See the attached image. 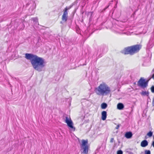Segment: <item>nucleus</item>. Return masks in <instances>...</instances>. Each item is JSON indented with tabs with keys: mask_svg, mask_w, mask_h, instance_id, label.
Returning <instances> with one entry per match:
<instances>
[{
	"mask_svg": "<svg viewBox=\"0 0 154 154\" xmlns=\"http://www.w3.org/2000/svg\"><path fill=\"white\" fill-rule=\"evenodd\" d=\"M154 71V69L152 70V71Z\"/></svg>",
	"mask_w": 154,
	"mask_h": 154,
	"instance_id": "25",
	"label": "nucleus"
},
{
	"mask_svg": "<svg viewBox=\"0 0 154 154\" xmlns=\"http://www.w3.org/2000/svg\"><path fill=\"white\" fill-rule=\"evenodd\" d=\"M124 108V105L123 103H119L117 105V108L119 110H122Z\"/></svg>",
	"mask_w": 154,
	"mask_h": 154,
	"instance_id": "10",
	"label": "nucleus"
},
{
	"mask_svg": "<svg viewBox=\"0 0 154 154\" xmlns=\"http://www.w3.org/2000/svg\"><path fill=\"white\" fill-rule=\"evenodd\" d=\"M149 94V92L146 91H142L141 93V94L143 96L146 95L147 96H148Z\"/></svg>",
	"mask_w": 154,
	"mask_h": 154,
	"instance_id": "12",
	"label": "nucleus"
},
{
	"mask_svg": "<svg viewBox=\"0 0 154 154\" xmlns=\"http://www.w3.org/2000/svg\"><path fill=\"white\" fill-rule=\"evenodd\" d=\"M71 7L72 6H70L68 8L66 7L64 10V13L62 17V20L63 21L66 22L67 21L68 17V13L67 11L68 10L70 9Z\"/></svg>",
	"mask_w": 154,
	"mask_h": 154,
	"instance_id": "7",
	"label": "nucleus"
},
{
	"mask_svg": "<svg viewBox=\"0 0 154 154\" xmlns=\"http://www.w3.org/2000/svg\"><path fill=\"white\" fill-rule=\"evenodd\" d=\"M106 118V116H102V119L103 120H105Z\"/></svg>",
	"mask_w": 154,
	"mask_h": 154,
	"instance_id": "19",
	"label": "nucleus"
},
{
	"mask_svg": "<svg viewBox=\"0 0 154 154\" xmlns=\"http://www.w3.org/2000/svg\"><path fill=\"white\" fill-rule=\"evenodd\" d=\"M147 135L149 137H151L152 135V132L150 131L147 134Z\"/></svg>",
	"mask_w": 154,
	"mask_h": 154,
	"instance_id": "15",
	"label": "nucleus"
},
{
	"mask_svg": "<svg viewBox=\"0 0 154 154\" xmlns=\"http://www.w3.org/2000/svg\"><path fill=\"white\" fill-rule=\"evenodd\" d=\"M111 91L110 88L104 83L101 84L95 88V92L100 96L107 95L110 93Z\"/></svg>",
	"mask_w": 154,
	"mask_h": 154,
	"instance_id": "2",
	"label": "nucleus"
},
{
	"mask_svg": "<svg viewBox=\"0 0 154 154\" xmlns=\"http://www.w3.org/2000/svg\"><path fill=\"white\" fill-rule=\"evenodd\" d=\"M141 48L140 45H136L125 48L123 53L125 54H130L133 55L139 51Z\"/></svg>",
	"mask_w": 154,
	"mask_h": 154,
	"instance_id": "3",
	"label": "nucleus"
},
{
	"mask_svg": "<svg viewBox=\"0 0 154 154\" xmlns=\"http://www.w3.org/2000/svg\"><path fill=\"white\" fill-rule=\"evenodd\" d=\"M145 154H151V152L149 150H146L144 151Z\"/></svg>",
	"mask_w": 154,
	"mask_h": 154,
	"instance_id": "14",
	"label": "nucleus"
},
{
	"mask_svg": "<svg viewBox=\"0 0 154 154\" xmlns=\"http://www.w3.org/2000/svg\"><path fill=\"white\" fill-rule=\"evenodd\" d=\"M122 151L121 150H118L117 152V154H122Z\"/></svg>",
	"mask_w": 154,
	"mask_h": 154,
	"instance_id": "18",
	"label": "nucleus"
},
{
	"mask_svg": "<svg viewBox=\"0 0 154 154\" xmlns=\"http://www.w3.org/2000/svg\"><path fill=\"white\" fill-rule=\"evenodd\" d=\"M114 139L113 138H112L110 140V142L112 143L113 142Z\"/></svg>",
	"mask_w": 154,
	"mask_h": 154,
	"instance_id": "20",
	"label": "nucleus"
},
{
	"mask_svg": "<svg viewBox=\"0 0 154 154\" xmlns=\"http://www.w3.org/2000/svg\"><path fill=\"white\" fill-rule=\"evenodd\" d=\"M151 78H152L154 79V73L152 75Z\"/></svg>",
	"mask_w": 154,
	"mask_h": 154,
	"instance_id": "22",
	"label": "nucleus"
},
{
	"mask_svg": "<svg viewBox=\"0 0 154 154\" xmlns=\"http://www.w3.org/2000/svg\"><path fill=\"white\" fill-rule=\"evenodd\" d=\"M25 58L30 60L33 68L38 72L42 71L45 66L44 60L36 55L26 53L25 54Z\"/></svg>",
	"mask_w": 154,
	"mask_h": 154,
	"instance_id": "1",
	"label": "nucleus"
},
{
	"mask_svg": "<svg viewBox=\"0 0 154 154\" xmlns=\"http://www.w3.org/2000/svg\"><path fill=\"white\" fill-rule=\"evenodd\" d=\"M148 142L146 140H144L142 141L140 144V145L142 147H145L148 145Z\"/></svg>",
	"mask_w": 154,
	"mask_h": 154,
	"instance_id": "9",
	"label": "nucleus"
},
{
	"mask_svg": "<svg viewBox=\"0 0 154 154\" xmlns=\"http://www.w3.org/2000/svg\"><path fill=\"white\" fill-rule=\"evenodd\" d=\"M88 140H82L81 147L83 149L82 153L83 154H88L89 145L88 144Z\"/></svg>",
	"mask_w": 154,
	"mask_h": 154,
	"instance_id": "4",
	"label": "nucleus"
},
{
	"mask_svg": "<svg viewBox=\"0 0 154 154\" xmlns=\"http://www.w3.org/2000/svg\"><path fill=\"white\" fill-rule=\"evenodd\" d=\"M132 136V134L131 131L127 132L125 134V136L127 139L131 138Z\"/></svg>",
	"mask_w": 154,
	"mask_h": 154,
	"instance_id": "8",
	"label": "nucleus"
},
{
	"mask_svg": "<svg viewBox=\"0 0 154 154\" xmlns=\"http://www.w3.org/2000/svg\"><path fill=\"white\" fill-rule=\"evenodd\" d=\"M153 139H154V136H153Z\"/></svg>",
	"mask_w": 154,
	"mask_h": 154,
	"instance_id": "26",
	"label": "nucleus"
},
{
	"mask_svg": "<svg viewBox=\"0 0 154 154\" xmlns=\"http://www.w3.org/2000/svg\"><path fill=\"white\" fill-rule=\"evenodd\" d=\"M108 6H107L106 8H105L104 10H105V9H106L107 8H108Z\"/></svg>",
	"mask_w": 154,
	"mask_h": 154,
	"instance_id": "24",
	"label": "nucleus"
},
{
	"mask_svg": "<svg viewBox=\"0 0 154 154\" xmlns=\"http://www.w3.org/2000/svg\"><path fill=\"white\" fill-rule=\"evenodd\" d=\"M151 79V78H150L149 80L145 82V79L143 78H141L138 82V85L143 88L146 87L148 85L149 81Z\"/></svg>",
	"mask_w": 154,
	"mask_h": 154,
	"instance_id": "6",
	"label": "nucleus"
},
{
	"mask_svg": "<svg viewBox=\"0 0 154 154\" xmlns=\"http://www.w3.org/2000/svg\"><path fill=\"white\" fill-rule=\"evenodd\" d=\"M31 20H33L35 23H38V18L37 17L32 18Z\"/></svg>",
	"mask_w": 154,
	"mask_h": 154,
	"instance_id": "13",
	"label": "nucleus"
},
{
	"mask_svg": "<svg viewBox=\"0 0 154 154\" xmlns=\"http://www.w3.org/2000/svg\"><path fill=\"white\" fill-rule=\"evenodd\" d=\"M102 116H106V112L105 111H103L102 112Z\"/></svg>",
	"mask_w": 154,
	"mask_h": 154,
	"instance_id": "16",
	"label": "nucleus"
},
{
	"mask_svg": "<svg viewBox=\"0 0 154 154\" xmlns=\"http://www.w3.org/2000/svg\"><path fill=\"white\" fill-rule=\"evenodd\" d=\"M107 106V104L105 103H103L101 105V107L102 109H105Z\"/></svg>",
	"mask_w": 154,
	"mask_h": 154,
	"instance_id": "11",
	"label": "nucleus"
},
{
	"mask_svg": "<svg viewBox=\"0 0 154 154\" xmlns=\"http://www.w3.org/2000/svg\"><path fill=\"white\" fill-rule=\"evenodd\" d=\"M120 127V125H118L116 126V129H118L119 128V127Z\"/></svg>",
	"mask_w": 154,
	"mask_h": 154,
	"instance_id": "21",
	"label": "nucleus"
},
{
	"mask_svg": "<svg viewBox=\"0 0 154 154\" xmlns=\"http://www.w3.org/2000/svg\"><path fill=\"white\" fill-rule=\"evenodd\" d=\"M151 90L152 93H154V86H152L151 87Z\"/></svg>",
	"mask_w": 154,
	"mask_h": 154,
	"instance_id": "17",
	"label": "nucleus"
},
{
	"mask_svg": "<svg viewBox=\"0 0 154 154\" xmlns=\"http://www.w3.org/2000/svg\"><path fill=\"white\" fill-rule=\"evenodd\" d=\"M65 122L67 124V125L70 128L72 129L74 131H75V128L73 126V122L70 116L69 117L67 116L66 117Z\"/></svg>",
	"mask_w": 154,
	"mask_h": 154,
	"instance_id": "5",
	"label": "nucleus"
},
{
	"mask_svg": "<svg viewBox=\"0 0 154 154\" xmlns=\"http://www.w3.org/2000/svg\"><path fill=\"white\" fill-rule=\"evenodd\" d=\"M152 145L154 147V141H153V142L152 143Z\"/></svg>",
	"mask_w": 154,
	"mask_h": 154,
	"instance_id": "23",
	"label": "nucleus"
}]
</instances>
